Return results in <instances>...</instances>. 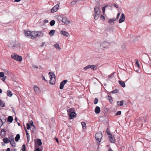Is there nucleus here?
I'll return each mask as SVG.
<instances>
[{"mask_svg": "<svg viewBox=\"0 0 151 151\" xmlns=\"http://www.w3.org/2000/svg\"><path fill=\"white\" fill-rule=\"evenodd\" d=\"M102 137V134L101 132H98L95 134V138L97 141V143L99 145L100 144L101 139Z\"/></svg>", "mask_w": 151, "mask_h": 151, "instance_id": "nucleus-1", "label": "nucleus"}, {"mask_svg": "<svg viewBox=\"0 0 151 151\" xmlns=\"http://www.w3.org/2000/svg\"><path fill=\"white\" fill-rule=\"evenodd\" d=\"M11 57L17 61H21L22 60V56L12 54L11 55Z\"/></svg>", "mask_w": 151, "mask_h": 151, "instance_id": "nucleus-2", "label": "nucleus"}, {"mask_svg": "<svg viewBox=\"0 0 151 151\" xmlns=\"http://www.w3.org/2000/svg\"><path fill=\"white\" fill-rule=\"evenodd\" d=\"M110 45V43L107 42H104L100 45V47L102 49L108 48Z\"/></svg>", "mask_w": 151, "mask_h": 151, "instance_id": "nucleus-3", "label": "nucleus"}, {"mask_svg": "<svg viewBox=\"0 0 151 151\" xmlns=\"http://www.w3.org/2000/svg\"><path fill=\"white\" fill-rule=\"evenodd\" d=\"M59 7V5L58 4H56L51 9V12L54 13L57 12Z\"/></svg>", "mask_w": 151, "mask_h": 151, "instance_id": "nucleus-4", "label": "nucleus"}, {"mask_svg": "<svg viewBox=\"0 0 151 151\" xmlns=\"http://www.w3.org/2000/svg\"><path fill=\"white\" fill-rule=\"evenodd\" d=\"M68 115H70V116H71V114H75V109L73 108H70L67 110Z\"/></svg>", "mask_w": 151, "mask_h": 151, "instance_id": "nucleus-5", "label": "nucleus"}, {"mask_svg": "<svg viewBox=\"0 0 151 151\" xmlns=\"http://www.w3.org/2000/svg\"><path fill=\"white\" fill-rule=\"evenodd\" d=\"M125 19L124 14L123 13H122L119 20V23H121L123 22L124 21Z\"/></svg>", "mask_w": 151, "mask_h": 151, "instance_id": "nucleus-6", "label": "nucleus"}, {"mask_svg": "<svg viewBox=\"0 0 151 151\" xmlns=\"http://www.w3.org/2000/svg\"><path fill=\"white\" fill-rule=\"evenodd\" d=\"M67 81L66 80H64L60 83L59 87L60 89H62L63 88L64 86L66 83Z\"/></svg>", "mask_w": 151, "mask_h": 151, "instance_id": "nucleus-7", "label": "nucleus"}, {"mask_svg": "<svg viewBox=\"0 0 151 151\" xmlns=\"http://www.w3.org/2000/svg\"><path fill=\"white\" fill-rule=\"evenodd\" d=\"M38 35V32H31V35H30V38H34L36 37Z\"/></svg>", "mask_w": 151, "mask_h": 151, "instance_id": "nucleus-8", "label": "nucleus"}, {"mask_svg": "<svg viewBox=\"0 0 151 151\" xmlns=\"http://www.w3.org/2000/svg\"><path fill=\"white\" fill-rule=\"evenodd\" d=\"M62 22L66 25L69 24L70 22V21L68 20L66 17H63V19Z\"/></svg>", "mask_w": 151, "mask_h": 151, "instance_id": "nucleus-9", "label": "nucleus"}, {"mask_svg": "<svg viewBox=\"0 0 151 151\" xmlns=\"http://www.w3.org/2000/svg\"><path fill=\"white\" fill-rule=\"evenodd\" d=\"M42 144V142H41V140L38 138V151H42L43 147L42 146H41L40 147V146Z\"/></svg>", "mask_w": 151, "mask_h": 151, "instance_id": "nucleus-10", "label": "nucleus"}, {"mask_svg": "<svg viewBox=\"0 0 151 151\" xmlns=\"http://www.w3.org/2000/svg\"><path fill=\"white\" fill-rule=\"evenodd\" d=\"M109 139L111 143H114L115 142V138L114 136L112 134L109 136Z\"/></svg>", "mask_w": 151, "mask_h": 151, "instance_id": "nucleus-11", "label": "nucleus"}, {"mask_svg": "<svg viewBox=\"0 0 151 151\" xmlns=\"http://www.w3.org/2000/svg\"><path fill=\"white\" fill-rule=\"evenodd\" d=\"M24 34L25 36L28 37L30 38V35H31V32L30 31H25L24 32Z\"/></svg>", "mask_w": 151, "mask_h": 151, "instance_id": "nucleus-12", "label": "nucleus"}, {"mask_svg": "<svg viewBox=\"0 0 151 151\" xmlns=\"http://www.w3.org/2000/svg\"><path fill=\"white\" fill-rule=\"evenodd\" d=\"M60 33L63 35L66 36L67 37L69 35V34L65 31L62 30L60 31Z\"/></svg>", "mask_w": 151, "mask_h": 151, "instance_id": "nucleus-13", "label": "nucleus"}, {"mask_svg": "<svg viewBox=\"0 0 151 151\" xmlns=\"http://www.w3.org/2000/svg\"><path fill=\"white\" fill-rule=\"evenodd\" d=\"M35 151H38V139L35 140Z\"/></svg>", "mask_w": 151, "mask_h": 151, "instance_id": "nucleus-14", "label": "nucleus"}, {"mask_svg": "<svg viewBox=\"0 0 151 151\" xmlns=\"http://www.w3.org/2000/svg\"><path fill=\"white\" fill-rule=\"evenodd\" d=\"M100 108L99 106H97L95 109V112L97 114H99L100 112Z\"/></svg>", "mask_w": 151, "mask_h": 151, "instance_id": "nucleus-15", "label": "nucleus"}, {"mask_svg": "<svg viewBox=\"0 0 151 151\" xmlns=\"http://www.w3.org/2000/svg\"><path fill=\"white\" fill-rule=\"evenodd\" d=\"M49 76L50 77V81L49 83L50 84L52 85H54L55 83V81H52V79L53 78V77L52 76V75L51 74L49 75Z\"/></svg>", "mask_w": 151, "mask_h": 151, "instance_id": "nucleus-16", "label": "nucleus"}, {"mask_svg": "<svg viewBox=\"0 0 151 151\" xmlns=\"http://www.w3.org/2000/svg\"><path fill=\"white\" fill-rule=\"evenodd\" d=\"M119 82L120 86L124 88L125 86V83L123 81H119Z\"/></svg>", "mask_w": 151, "mask_h": 151, "instance_id": "nucleus-17", "label": "nucleus"}, {"mask_svg": "<svg viewBox=\"0 0 151 151\" xmlns=\"http://www.w3.org/2000/svg\"><path fill=\"white\" fill-rule=\"evenodd\" d=\"M106 98L107 99L109 100V102L110 103H111L113 101V99L112 97L109 95L107 96H106Z\"/></svg>", "mask_w": 151, "mask_h": 151, "instance_id": "nucleus-18", "label": "nucleus"}, {"mask_svg": "<svg viewBox=\"0 0 151 151\" xmlns=\"http://www.w3.org/2000/svg\"><path fill=\"white\" fill-rule=\"evenodd\" d=\"M55 31V30H52L49 32V34L51 37H52L54 35Z\"/></svg>", "mask_w": 151, "mask_h": 151, "instance_id": "nucleus-19", "label": "nucleus"}, {"mask_svg": "<svg viewBox=\"0 0 151 151\" xmlns=\"http://www.w3.org/2000/svg\"><path fill=\"white\" fill-rule=\"evenodd\" d=\"M69 116V118L70 119H72L75 118L76 116V114L75 113V114H71V116H70V115H68Z\"/></svg>", "mask_w": 151, "mask_h": 151, "instance_id": "nucleus-20", "label": "nucleus"}, {"mask_svg": "<svg viewBox=\"0 0 151 151\" xmlns=\"http://www.w3.org/2000/svg\"><path fill=\"white\" fill-rule=\"evenodd\" d=\"M13 120V118L12 116H9L8 117V121L11 123Z\"/></svg>", "mask_w": 151, "mask_h": 151, "instance_id": "nucleus-21", "label": "nucleus"}, {"mask_svg": "<svg viewBox=\"0 0 151 151\" xmlns=\"http://www.w3.org/2000/svg\"><path fill=\"white\" fill-rule=\"evenodd\" d=\"M117 103V105L119 106H122L123 105L124 102L123 101H118Z\"/></svg>", "mask_w": 151, "mask_h": 151, "instance_id": "nucleus-22", "label": "nucleus"}, {"mask_svg": "<svg viewBox=\"0 0 151 151\" xmlns=\"http://www.w3.org/2000/svg\"><path fill=\"white\" fill-rule=\"evenodd\" d=\"M20 136L19 134H17L15 138V141L16 142H18L20 139Z\"/></svg>", "mask_w": 151, "mask_h": 151, "instance_id": "nucleus-23", "label": "nucleus"}, {"mask_svg": "<svg viewBox=\"0 0 151 151\" xmlns=\"http://www.w3.org/2000/svg\"><path fill=\"white\" fill-rule=\"evenodd\" d=\"M90 68H91L93 70H95L97 69V67L94 65H90Z\"/></svg>", "mask_w": 151, "mask_h": 151, "instance_id": "nucleus-24", "label": "nucleus"}, {"mask_svg": "<svg viewBox=\"0 0 151 151\" xmlns=\"http://www.w3.org/2000/svg\"><path fill=\"white\" fill-rule=\"evenodd\" d=\"M54 47L56 49H59V50L61 49V48L60 47L58 43H56L54 44Z\"/></svg>", "mask_w": 151, "mask_h": 151, "instance_id": "nucleus-25", "label": "nucleus"}, {"mask_svg": "<svg viewBox=\"0 0 151 151\" xmlns=\"http://www.w3.org/2000/svg\"><path fill=\"white\" fill-rule=\"evenodd\" d=\"M55 24V21L54 20H52L50 22V24L51 26H54Z\"/></svg>", "mask_w": 151, "mask_h": 151, "instance_id": "nucleus-26", "label": "nucleus"}, {"mask_svg": "<svg viewBox=\"0 0 151 151\" xmlns=\"http://www.w3.org/2000/svg\"><path fill=\"white\" fill-rule=\"evenodd\" d=\"M25 131L26 132V134L27 136V138L28 140H29V134L28 132H27V130L25 128Z\"/></svg>", "mask_w": 151, "mask_h": 151, "instance_id": "nucleus-27", "label": "nucleus"}, {"mask_svg": "<svg viewBox=\"0 0 151 151\" xmlns=\"http://www.w3.org/2000/svg\"><path fill=\"white\" fill-rule=\"evenodd\" d=\"M3 141L5 143H7L9 142V140L7 137L4 138Z\"/></svg>", "mask_w": 151, "mask_h": 151, "instance_id": "nucleus-28", "label": "nucleus"}, {"mask_svg": "<svg viewBox=\"0 0 151 151\" xmlns=\"http://www.w3.org/2000/svg\"><path fill=\"white\" fill-rule=\"evenodd\" d=\"M100 9L98 7L96 6L94 8V12H100Z\"/></svg>", "mask_w": 151, "mask_h": 151, "instance_id": "nucleus-29", "label": "nucleus"}, {"mask_svg": "<svg viewBox=\"0 0 151 151\" xmlns=\"http://www.w3.org/2000/svg\"><path fill=\"white\" fill-rule=\"evenodd\" d=\"M7 96L9 97H11L12 96V94L11 91L9 90L7 91Z\"/></svg>", "mask_w": 151, "mask_h": 151, "instance_id": "nucleus-30", "label": "nucleus"}, {"mask_svg": "<svg viewBox=\"0 0 151 151\" xmlns=\"http://www.w3.org/2000/svg\"><path fill=\"white\" fill-rule=\"evenodd\" d=\"M5 104L4 102L2 101L1 100H0V106L1 107L4 106Z\"/></svg>", "mask_w": 151, "mask_h": 151, "instance_id": "nucleus-31", "label": "nucleus"}, {"mask_svg": "<svg viewBox=\"0 0 151 151\" xmlns=\"http://www.w3.org/2000/svg\"><path fill=\"white\" fill-rule=\"evenodd\" d=\"M34 89L36 93H37L38 92V87L37 86H34Z\"/></svg>", "mask_w": 151, "mask_h": 151, "instance_id": "nucleus-32", "label": "nucleus"}, {"mask_svg": "<svg viewBox=\"0 0 151 151\" xmlns=\"http://www.w3.org/2000/svg\"><path fill=\"white\" fill-rule=\"evenodd\" d=\"M10 144L12 147H15V143L14 141H12L10 142Z\"/></svg>", "mask_w": 151, "mask_h": 151, "instance_id": "nucleus-33", "label": "nucleus"}, {"mask_svg": "<svg viewBox=\"0 0 151 151\" xmlns=\"http://www.w3.org/2000/svg\"><path fill=\"white\" fill-rule=\"evenodd\" d=\"M63 19V17H61V16L58 17V20L59 22H60V21L62 22Z\"/></svg>", "mask_w": 151, "mask_h": 151, "instance_id": "nucleus-34", "label": "nucleus"}, {"mask_svg": "<svg viewBox=\"0 0 151 151\" xmlns=\"http://www.w3.org/2000/svg\"><path fill=\"white\" fill-rule=\"evenodd\" d=\"M81 124H82V125L83 128V129H84V127L86 128V124L85 122H82Z\"/></svg>", "mask_w": 151, "mask_h": 151, "instance_id": "nucleus-35", "label": "nucleus"}, {"mask_svg": "<svg viewBox=\"0 0 151 151\" xmlns=\"http://www.w3.org/2000/svg\"><path fill=\"white\" fill-rule=\"evenodd\" d=\"M49 75H50L51 74V75H52V76L53 78H54L55 79V75L54 73L53 72H49L48 73Z\"/></svg>", "mask_w": 151, "mask_h": 151, "instance_id": "nucleus-36", "label": "nucleus"}, {"mask_svg": "<svg viewBox=\"0 0 151 151\" xmlns=\"http://www.w3.org/2000/svg\"><path fill=\"white\" fill-rule=\"evenodd\" d=\"M100 14H95L94 18L95 20H97L99 18Z\"/></svg>", "mask_w": 151, "mask_h": 151, "instance_id": "nucleus-37", "label": "nucleus"}, {"mask_svg": "<svg viewBox=\"0 0 151 151\" xmlns=\"http://www.w3.org/2000/svg\"><path fill=\"white\" fill-rule=\"evenodd\" d=\"M98 99L97 98H95V99L94 100V104H96L98 103Z\"/></svg>", "mask_w": 151, "mask_h": 151, "instance_id": "nucleus-38", "label": "nucleus"}, {"mask_svg": "<svg viewBox=\"0 0 151 151\" xmlns=\"http://www.w3.org/2000/svg\"><path fill=\"white\" fill-rule=\"evenodd\" d=\"M118 92V90L117 89H115L113 91H111V93H117Z\"/></svg>", "mask_w": 151, "mask_h": 151, "instance_id": "nucleus-39", "label": "nucleus"}, {"mask_svg": "<svg viewBox=\"0 0 151 151\" xmlns=\"http://www.w3.org/2000/svg\"><path fill=\"white\" fill-rule=\"evenodd\" d=\"M108 23H110L111 24L113 25L114 24V22L113 21V20L112 19H109L108 21Z\"/></svg>", "mask_w": 151, "mask_h": 151, "instance_id": "nucleus-40", "label": "nucleus"}, {"mask_svg": "<svg viewBox=\"0 0 151 151\" xmlns=\"http://www.w3.org/2000/svg\"><path fill=\"white\" fill-rule=\"evenodd\" d=\"M44 36V33L41 31H38V36Z\"/></svg>", "mask_w": 151, "mask_h": 151, "instance_id": "nucleus-41", "label": "nucleus"}, {"mask_svg": "<svg viewBox=\"0 0 151 151\" xmlns=\"http://www.w3.org/2000/svg\"><path fill=\"white\" fill-rule=\"evenodd\" d=\"M135 65L137 67H139V65L138 61L137 60H136L135 61Z\"/></svg>", "mask_w": 151, "mask_h": 151, "instance_id": "nucleus-42", "label": "nucleus"}, {"mask_svg": "<svg viewBox=\"0 0 151 151\" xmlns=\"http://www.w3.org/2000/svg\"><path fill=\"white\" fill-rule=\"evenodd\" d=\"M107 6V5H106L104 7H102V11L103 13V14H104L105 12V8Z\"/></svg>", "mask_w": 151, "mask_h": 151, "instance_id": "nucleus-43", "label": "nucleus"}, {"mask_svg": "<svg viewBox=\"0 0 151 151\" xmlns=\"http://www.w3.org/2000/svg\"><path fill=\"white\" fill-rule=\"evenodd\" d=\"M22 151H26V146L25 144H23L22 146Z\"/></svg>", "mask_w": 151, "mask_h": 151, "instance_id": "nucleus-44", "label": "nucleus"}, {"mask_svg": "<svg viewBox=\"0 0 151 151\" xmlns=\"http://www.w3.org/2000/svg\"><path fill=\"white\" fill-rule=\"evenodd\" d=\"M90 68H91L90 65H88L86 66L84 68V70H87V69Z\"/></svg>", "mask_w": 151, "mask_h": 151, "instance_id": "nucleus-45", "label": "nucleus"}, {"mask_svg": "<svg viewBox=\"0 0 151 151\" xmlns=\"http://www.w3.org/2000/svg\"><path fill=\"white\" fill-rule=\"evenodd\" d=\"M4 76V73L3 72H0V77H2Z\"/></svg>", "mask_w": 151, "mask_h": 151, "instance_id": "nucleus-46", "label": "nucleus"}, {"mask_svg": "<svg viewBox=\"0 0 151 151\" xmlns=\"http://www.w3.org/2000/svg\"><path fill=\"white\" fill-rule=\"evenodd\" d=\"M100 18H101V19L103 21H104L105 20V18L102 15H101Z\"/></svg>", "mask_w": 151, "mask_h": 151, "instance_id": "nucleus-47", "label": "nucleus"}, {"mask_svg": "<svg viewBox=\"0 0 151 151\" xmlns=\"http://www.w3.org/2000/svg\"><path fill=\"white\" fill-rule=\"evenodd\" d=\"M121 114V111H118L116 114L115 115L116 116L119 115Z\"/></svg>", "mask_w": 151, "mask_h": 151, "instance_id": "nucleus-48", "label": "nucleus"}, {"mask_svg": "<svg viewBox=\"0 0 151 151\" xmlns=\"http://www.w3.org/2000/svg\"><path fill=\"white\" fill-rule=\"evenodd\" d=\"M27 128V129H29L30 128V125L28 123H27L26 124Z\"/></svg>", "mask_w": 151, "mask_h": 151, "instance_id": "nucleus-49", "label": "nucleus"}, {"mask_svg": "<svg viewBox=\"0 0 151 151\" xmlns=\"http://www.w3.org/2000/svg\"><path fill=\"white\" fill-rule=\"evenodd\" d=\"M9 141L10 142L12 141H14V138L13 136L10 137L9 138Z\"/></svg>", "mask_w": 151, "mask_h": 151, "instance_id": "nucleus-50", "label": "nucleus"}, {"mask_svg": "<svg viewBox=\"0 0 151 151\" xmlns=\"http://www.w3.org/2000/svg\"><path fill=\"white\" fill-rule=\"evenodd\" d=\"M30 123L31 126L34 127V125L33 124V122L32 121H30Z\"/></svg>", "mask_w": 151, "mask_h": 151, "instance_id": "nucleus-51", "label": "nucleus"}, {"mask_svg": "<svg viewBox=\"0 0 151 151\" xmlns=\"http://www.w3.org/2000/svg\"><path fill=\"white\" fill-rule=\"evenodd\" d=\"M19 46V45H17L16 44V45H14L13 46H12V45H11L10 46H9V47H18V46Z\"/></svg>", "mask_w": 151, "mask_h": 151, "instance_id": "nucleus-52", "label": "nucleus"}, {"mask_svg": "<svg viewBox=\"0 0 151 151\" xmlns=\"http://www.w3.org/2000/svg\"><path fill=\"white\" fill-rule=\"evenodd\" d=\"M6 76H4V77H2V78L1 79V80L2 81H5V80L6 79Z\"/></svg>", "mask_w": 151, "mask_h": 151, "instance_id": "nucleus-53", "label": "nucleus"}, {"mask_svg": "<svg viewBox=\"0 0 151 151\" xmlns=\"http://www.w3.org/2000/svg\"><path fill=\"white\" fill-rule=\"evenodd\" d=\"M3 122L2 120L0 119V127H1L3 125Z\"/></svg>", "mask_w": 151, "mask_h": 151, "instance_id": "nucleus-54", "label": "nucleus"}, {"mask_svg": "<svg viewBox=\"0 0 151 151\" xmlns=\"http://www.w3.org/2000/svg\"><path fill=\"white\" fill-rule=\"evenodd\" d=\"M76 3V1H72L71 2V4L72 5H73Z\"/></svg>", "mask_w": 151, "mask_h": 151, "instance_id": "nucleus-55", "label": "nucleus"}, {"mask_svg": "<svg viewBox=\"0 0 151 151\" xmlns=\"http://www.w3.org/2000/svg\"><path fill=\"white\" fill-rule=\"evenodd\" d=\"M108 128L107 129V134L108 135H109V136H110L112 134L110 133L109 132H108L107 130V129H108Z\"/></svg>", "mask_w": 151, "mask_h": 151, "instance_id": "nucleus-56", "label": "nucleus"}, {"mask_svg": "<svg viewBox=\"0 0 151 151\" xmlns=\"http://www.w3.org/2000/svg\"><path fill=\"white\" fill-rule=\"evenodd\" d=\"M42 79L44 81H47V80L45 79V77L44 76H43L42 75Z\"/></svg>", "mask_w": 151, "mask_h": 151, "instance_id": "nucleus-57", "label": "nucleus"}, {"mask_svg": "<svg viewBox=\"0 0 151 151\" xmlns=\"http://www.w3.org/2000/svg\"><path fill=\"white\" fill-rule=\"evenodd\" d=\"M114 5L115 6V7L116 8H119V6L117 5L116 4H114Z\"/></svg>", "mask_w": 151, "mask_h": 151, "instance_id": "nucleus-58", "label": "nucleus"}, {"mask_svg": "<svg viewBox=\"0 0 151 151\" xmlns=\"http://www.w3.org/2000/svg\"><path fill=\"white\" fill-rule=\"evenodd\" d=\"M120 13H119L117 14V16H116V19H118V18H119V17L120 16Z\"/></svg>", "mask_w": 151, "mask_h": 151, "instance_id": "nucleus-59", "label": "nucleus"}, {"mask_svg": "<svg viewBox=\"0 0 151 151\" xmlns=\"http://www.w3.org/2000/svg\"><path fill=\"white\" fill-rule=\"evenodd\" d=\"M45 42H43L42 43V44L40 45V46L41 47H42L43 46V45L45 44Z\"/></svg>", "mask_w": 151, "mask_h": 151, "instance_id": "nucleus-60", "label": "nucleus"}, {"mask_svg": "<svg viewBox=\"0 0 151 151\" xmlns=\"http://www.w3.org/2000/svg\"><path fill=\"white\" fill-rule=\"evenodd\" d=\"M95 12L94 14H100V12Z\"/></svg>", "mask_w": 151, "mask_h": 151, "instance_id": "nucleus-61", "label": "nucleus"}, {"mask_svg": "<svg viewBox=\"0 0 151 151\" xmlns=\"http://www.w3.org/2000/svg\"><path fill=\"white\" fill-rule=\"evenodd\" d=\"M35 127L34 126V127H33L32 129V132H34L35 130Z\"/></svg>", "mask_w": 151, "mask_h": 151, "instance_id": "nucleus-62", "label": "nucleus"}, {"mask_svg": "<svg viewBox=\"0 0 151 151\" xmlns=\"http://www.w3.org/2000/svg\"><path fill=\"white\" fill-rule=\"evenodd\" d=\"M112 76V75H110L108 77V78L109 79L111 78Z\"/></svg>", "mask_w": 151, "mask_h": 151, "instance_id": "nucleus-63", "label": "nucleus"}, {"mask_svg": "<svg viewBox=\"0 0 151 151\" xmlns=\"http://www.w3.org/2000/svg\"><path fill=\"white\" fill-rule=\"evenodd\" d=\"M32 66L34 68H37V66L35 65H33Z\"/></svg>", "mask_w": 151, "mask_h": 151, "instance_id": "nucleus-64", "label": "nucleus"}]
</instances>
